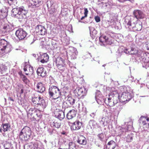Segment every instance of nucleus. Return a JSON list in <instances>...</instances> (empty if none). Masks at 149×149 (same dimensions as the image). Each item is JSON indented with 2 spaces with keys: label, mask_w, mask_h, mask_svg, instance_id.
<instances>
[{
  "label": "nucleus",
  "mask_w": 149,
  "mask_h": 149,
  "mask_svg": "<svg viewBox=\"0 0 149 149\" xmlns=\"http://www.w3.org/2000/svg\"><path fill=\"white\" fill-rule=\"evenodd\" d=\"M55 114V117L61 120L63 119L65 117L64 112L62 110L56 112Z\"/></svg>",
  "instance_id": "29"
},
{
  "label": "nucleus",
  "mask_w": 149,
  "mask_h": 149,
  "mask_svg": "<svg viewBox=\"0 0 149 149\" xmlns=\"http://www.w3.org/2000/svg\"><path fill=\"white\" fill-rule=\"evenodd\" d=\"M10 124L8 123L3 124L1 126L0 128V132L3 133V132L4 133L10 130Z\"/></svg>",
  "instance_id": "26"
},
{
  "label": "nucleus",
  "mask_w": 149,
  "mask_h": 149,
  "mask_svg": "<svg viewBox=\"0 0 149 149\" xmlns=\"http://www.w3.org/2000/svg\"><path fill=\"white\" fill-rule=\"evenodd\" d=\"M77 142L80 144L85 145L86 144V138L82 135H80L78 137Z\"/></svg>",
  "instance_id": "34"
},
{
  "label": "nucleus",
  "mask_w": 149,
  "mask_h": 149,
  "mask_svg": "<svg viewBox=\"0 0 149 149\" xmlns=\"http://www.w3.org/2000/svg\"><path fill=\"white\" fill-rule=\"evenodd\" d=\"M36 89L38 92L42 93L45 90V88L42 83L39 82L37 84Z\"/></svg>",
  "instance_id": "30"
},
{
  "label": "nucleus",
  "mask_w": 149,
  "mask_h": 149,
  "mask_svg": "<svg viewBox=\"0 0 149 149\" xmlns=\"http://www.w3.org/2000/svg\"><path fill=\"white\" fill-rule=\"evenodd\" d=\"M132 126L131 122L125 123V125H122V127H119L118 130H117L118 135L125 134V132L131 130L132 129Z\"/></svg>",
  "instance_id": "9"
},
{
  "label": "nucleus",
  "mask_w": 149,
  "mask_h": 149,
  "mask_svg": "<svg viewBox=\"0 0 149 149\" xmlns=\"http://www.w3.org/2000/svg\"><path fill=\"white\" fill-rule=\"evenodd\" d=\"M107 39V37L105 36H102L99 38V40H98V43L97 44V40L96 39H95V42L98 45H104V43L105 42Z\"/></svg>",
  "instance_id": "32"
},
{
  "label": "nucleus",
  "mask_w": 149,
  "mask_h": 149,
  "mask_svg": "<svg viewBox=\"0 0 149 149\" xmlns=\"http://www.w3.org/2000/svg\"><path fill=\"white\" fill-rule=\"evenodd\" d=\"M52 45L53 46V49L56 48H57V46L56 45V43H52Z\"/></svg>",
  "instance_id": "58"
},
{
  "label": "nucleus",
  "mask_w": 149,
  "mask_h": 149,
  "mask_svg": "<svg viewBox=\"0 0 149 149\" xmlns=\"http://www.w3.org/2000/svg\"><path fill=\"white\" fill-rule=\"evenodd\" d=\"M53 99L56 100L55 101L56 103L58 105H59L62 103L61 96L58 97H55Z\"/></svg>",
  "instance_id": "49"
},
{
  "label": "nucleus",
  "mask_w": 149,
  "mask_h": 149,
  "mask_svg": "<svg viewBox=\"0 0 149 149\" xmlns=\"http://www.w3.org/2000/svg\"><path fill=\"white\" fill-rule=\"evenodd\" d=\"M53 127L51 126L48 127L47 131L50 135H52L56 133V130L52 128Z\"/></svg>",
  "instance_id": "42"
},
{
  "label": "nucleus",
  "mask_w": 149,
  "mask_h": 149,
  "mask_svg": "<svg viewBox=\"0 0 149 149\" xmlns=\"http://www.w3.org/2000/svg\"><path fill=\"white\" fill-rule=\"evenodd\" d=\"M50 125L52 127H55V128L58 129L60 127L61 123L60 121L55 120L52 123H51Z\"/></svg>",
  "instance_id": "37"
},
{
  "label": "nucleus",
  "mask_w": 149,
  "mask_h": 149,
  "mask_svg": "<svg viewBox=\"0 0 149 149\" xmlns=\"http://www.w3.org/2000/svg\"><path fill=\"white\" fill-rule=\"evenodd\" d=\"M38 58V60L42 63H47L49 60V56L46 53H45L40 54Z\"/></svg>",
  "instance_id": "22"
},
{
  "label": "nucleus",
  "mask_w": 149,
  "mask_h": 149,
  "mask_svg": "<svg viewBox=\"0 0 149 149\" xmlns=\"http://www.w3.org/2000/svg\"><path fill=\"white\" fill-rule=\"evenodd\" d=\"M8 100L9 101L10 100V101H12L13 102L14 101V100L11 97H8Z\"/></svg>",
  "instance_id": "61"
},
{
  "label": "nucleus",
  "mask_w": 149,
  "mask_h": 149,
  "mask_svg": "<svg viewBox=\"0 0 149 149\" xmlns=\"http://www.w3.org/2000/svg\"><path fill=\"white\" fill-rule=\"evenodd\" d=\"M38 101L39 103H38V104H37V105L40 106L43 109L45 108L46 107L47 104L43 97L39 95H38Z\"/></svg>",
  "instance_id": "27"
},
{
  "label": "nucleus",
  "mask_w": 149,
  "mask_h": 149,
  "mask_svg": "<svg viewBox=\"0 0 149 149\" xmlns=\"http://www.w3.org/2000/svg\"><path fill=\"white\" fill-rule=\"evenodd\" d=\"M85 17V15H84V16L82 17L80 19H79V22L81 23H84L81 20H82L83 19H84V18L86 17Z\"/></svg>",
  "instance_id": "57"
},
{
  "label": "nucleus",
  "mask_w": 149,
  "mask_h": 149,
  "mask_svg": "<svg viewBox=\"0 0 149 149\" xmlns=\"http://www.w3.org/2000/svg\"><path fill=\"white\" fill-rule=\"evenodd\" d=\"M56 63L57 66L63 64L65 63V60L62 58L58 57L56 60Z\"/></svg>",
  "instance_id": "38"
},
{
  "label": "nucleus",
  "mask_w": 149,
  "mask_h": 149,
  "mask_svg": "<svg viewBox=\"0 0 149 149\" xmlns=\"http://www.w3.org/2000/svg\"><path fill=\"white\" fill-rule=\"evenodd\" d=\"M11 46L6 40L4 39L0 40V51L2 53H8L11 50Z\"/></svg>",
  "instance_id": "7"
},
{
  "label": "nucleus",
  "mask_w": 149,
  "mask_h": 149,
  "mask_svg": "<svg viewBox=\"0 0 149 149\" xmlns=\"http://www.w3.org/2000/svg\"><path fill=\"white\" fill-rule=\"evenodd\" d=\"M57 66L58 69L61 71V72H63L66 68V65L65 63L58 65Z\"/></svg>",
  "instance_id": "45"
},
{
  "label": "nucleus",
  "mask_w": 149,
  "mask_h": 149,
  "mask_svg": "<svg viewBox=\"0 0 149 149\" xmlns=\"http://www.w3.org/2000/svg\"><path fill=\"white\" fill-rule=\"evenodd\" d=\"M31 128L25 126L20 132L19 137L22 141H27L31 137Z\"/></svg>",
  "instance_id": "3"
},
{
  "label": "nucleus",
  "mask_w": 149,
  "mask_h": 149,
  "mask_svg": "<svg viewBox=\"0 0 149 149\" xmlns=\"http://www.w3.org/2000/svg\"><path fill=\"white\" fill-rule=\"evenodd\" d=\"M76 113L77 112L75 110H70L67 113L66 115L67 118L69 120L72 119L75 116Z\"/></svg>",
  "instance_id": "31"
},
{
  "label": "nucleus",
  "mask_w": 149,
  "mask_h": 149,
  "mask_svg": "<svg viewBox=\"0 0 149 149\" xmlns=\"http://www.w3.org/2000/svg\"><path fill=\"white\" fill-rule=\"evenodd\" d=\"M42 3V0H28V7L30 8H36L41 5Z\"/></svg>",
  "instance_id": "11"
},
{
  "label": "nucleus",
  "mask_w": 149,
  "mask_h": 149,
  "mask_svg": "<svg viewBox=\"0 0 149 149\" xmlns=\"http://www.w3.org/2000/svg\"><path fill=\"white\" fill-rule=\"evenodd\" d=\"M112 42L111 38H109L107 37V39L106 40L105 43H106L107 44L111 45L112 44Z\"/></svg>",
  "instance_id": "52"
},
{
  "label": "nucleus",
  "mask_w": 149,
  "mask_h": 149,
  "mask_svg": "<svg viewBox=\"0 0 149 149\" xmlns=\"http://www.w3.org/2000/svg\"><path fill=\"white\" fill-rule=\"evenodd\" d=\"M95 19L97 22H98L100 21V17L98 16H95Z\"/></svg>",
  "instance_id": "54"
},
{
  "label": "nucleus",
  "mask_w": 149,
  "mask_h": 149,
  "mask_svg": "<svg viewBox=\"0 0 149 149\" xmlns=\"http://www.w3.org/2000/svg\"><path fill=\"white\" fill-rule=\"evenodd\" d=\"M95 99L97 103L101 104L104 102V99L102 94L99 90H97L95 92Z\"/></svg>",
  "instance_id": "14"
},
{
  "label": "nucleus",
  "mask_w": 149,
  "mask_h": 149,
  "mask_svg": "<svg viewBox=\"0 0 149 149\" xmlns=\"http://www.w3.org/2000/svg\"><path fill=\"white\" fill-rule=\"evenodd\" d=\"M98 136L100 138V139L101 140L103 139V134H100L98 135Z\"/></svg>",
  "instance_id": "59"
},
{
  "label": "nucleus",
  "mask_w": 149,
  "mask_h": 149,
  "mask_svg": "<svg viewBox=\"0 0 149 149\" xmlns=\"http://www.w3.org/2000/svg\"><path fill=\"white\" fill-rule=\"evenodd\" d=\"M14 26L9 23L4 24L2 29V32L5 34H8L10 32L13 30Z\"/></svg>",
  "instance_id": "13"
},
{
  "label": "nucleus",
  "mask_w": 149,
  "mask_h": 149,
  "mask_svg": "<svg viewBox=\"0 0 149 149\" xmlns=\"http://www.w3.org/2000/svg\"><path fill=\"white\" fill-rule=\"evenodd\" d=\"M125 26L129 28V30L131 31H140L142 29V23L138 21L136 23H132L130 20H125Z\"/></svg>",
  "instance_id": "4"
},
{
  "label": "nucleus",
  "mask_w": 149,
  "mask_h": 149,
  "mask_svg": "<svg viewBox=\"0 0 149 149\" xmlns=\"http://www.w3.org/2000/svg\"><path fill=\"white\" fill-rule=\"evenodd\" d=\"M92 22V20H89L88 22H90L89 25L90 26H89V31H90V33L91 37L92 38V39H93V27L92 26H91V25Z\"/></svg>",
  "instance_id": "48"
},
{
  "label": "nucleus",
  "mask_w": 149,
  "mask_h": 149,
  "mask_svg": "<svg viewBox=\"0 0 149 149\" xmlns=\"http://www.w3.org/2000/svg\"><path fill=\"white\" fill-rule=\"evenodd\" d=\"M69 148L68 149H77L76 145L74 142H71L68 144Z\"/></svg>",
  "instance_id": "46"
},
{
  "label": "nucleus",
  "mask_w": 149,
  "mask_h": 149,
  "mask_svg": "<svg viewBox=\"0 0 149 149\" xmlns=\"http://www.w3.org/2000/svg\"><path fill=\"white\" fill-rule=\"evenodd\" d=\"M112 95H111L110 93L109 94V97H107L104 100V102L108 106L110 107H113L115 104L113 100L112 99Z\"/></svg>",
  "instance_id": "21"
},
{
  "label": "nucleus",
  "mask_w": 149,
  "mask_h": 149,
  "mask_svg": "<svg viewBox=\"0 0 149 149\" xmlns=\"http://www.w3.org/2000/svg\"><path fill=\"white\" fill-rule=\"evenodd\" d=\"M36 31L37 33L41 35H44L47 34V30L45 27L41 25H38L36 28Z\"/></svg>",
  "instance_id": "16"
},
{
  "label": "nucleus",
  "mask_w": 149,
  "mask_h": 149,
  "mask_svg": "<svg viewBox=\"0 0 149 149\" xmlns=\"http://www.w3.org/2000/svg\"><path fill=\"white\" fill-rule=\"evenodd\" d=\"M71 56L72 58H73V59H74L76 58V56L77 55L78 52L76 48L73 47L72 48V52Z\"/></svg>",
  "instance_id": "44"
},
{
  "label": "nucleus",
  "mask_w": 149,
  "mask_h": 149,
  "mask_svg": "<svg viewBox=\"0 0 149 149\" xmlns=\"http://www.w3.org/2000/svg\"><path fill=\"white\" fill-rule=\"evenodd\" d=\"M30 149H45L42 145L37 143L31 142L27 144Z\"/></svg>",
  "instance_id": "18"
},
{
  "label": "nucleus",
  "mask_w": 149,
  "mask_h": 149,
  "mask_svg": "<svg viewBox=\"0 0 149 149\" xmlns=\"http://www.w3.org/2000/svg\"><path fill=\"white\" fill-rule=\"evenodd\" d=\"M84 14L85 15V17L87 16V14L88 12V11L87 8H84Z\"/></svg>",
  "instance_id": "56"
},
{
  "label": "nucleus",
  "mask_w": 149,
  "mask_h": 149,
  "mask_svg": "<svg viewBox=\"0 0 149 149\" xmlns=\"http://www.w3.org/2000/svg\"><path fill=\"white\" fill-rule=\"evenodd\" d=\"M110 94L111 95H112V99L115 104H116L119 101L120 102V98H119V95L116 90L112 91Z\"/></svg>",
  "instance_id": "15"
},
{
  "label": "nucleus",
  "mask_w": 149,
  "mask_h": 149,
  "mask_svg": "<svg viewBox=\"0 0 149 149\" xmlns=\"http://www.w3.org/2000/svg\"><path fill=\"white\" fill-rule=\"evenodd\" d=\"M8 4L13 8L11 12L12 15L14 17L21 20L26 18L27 11L23 6L20 7L17 6L15 8L17 4V0H8Z\"/></svg>",
  "instance_id": "1"
},
{
  "label": "nucleus",
  "mask_w": 149,
  "mask_h": 149,
  "mask_svg": "<svg viewBox=\"0 0 149 149\" xmlns=\"http://www.w3.org/2000/svg\"><path fill=\"white\" fill-rule=\"evenodd\" d=\"M7 69L6 66L5 64H0V72L1 74L5 73Z\"/></svg>",
  "instance_id": "40"
},
{
  "label": "nucleus",
  "mask_w": 149,
  "mask_h": 149,
  "mask_svg": "<svg viewBox=\"0 0 149 149\" xmlns=\"http://www.w3.org/2000/svg\"><path fill=\"white\" fill-rule=\"evenodd\" d=\"M18 102L19 104L21 105L25 109L26 108H28L29 106V104L25 98H22L19 96L18 97Z\"/></svg>",
  "instance_id": "20"
},
{
  "label": "nucleus",
  "mask_w": 149,
  "mask_h": 149,
  "mask_svg": "<svg viewBox=\"0 0 149 149\" xmlns=\"http://www.w3.org/2000/svg\"><path fill=\"white\" fill-rule=\"evenodd\" d=\"M118 146L116 143L113 140L109 141L106 144V149H114Z\"/></svg>",
  "instance_id": "23"
},
{
  "label": "nucleus",
  "mask_w": 149,
  "mask_h": 149,
  "mask_svg": "<svg viewBox=\"0 0 149 149\" xmlns=\"http://www.w3.org/2000/svg\"><path fill=\"white\" fill-rule=\"evenodd\" d=\"M97 3L99 6L100 7L104 10L107 9L109 6V3H107L101 2L100 1H98Z\"/></svg>",
  "instance_id": "35"
},
{
  "label": "nucleus",
  "mask_w": 149,
  "mask_h": 149,
  "mask_svg": "<svg viewBox=\"0 0 149 149\" xmlns=\"http://www.w3.org/2000/svg\"><path fill=\"white\" fill-rule=\"evenodd\" d=\"M139 121L141 124L146 125V127L149 128V118L141 116L139 119Z\"/></svg>",
  "instance_id": "19"
},
{
  "label": "nucleus",
  "mask_w": 149,
  "mask_h": 149,
  "mask_svg": "<svg viewBox=\"0 0 149 149\" xmlns=\"http://www.w3.org/2000/svg\"><path fill=\"white\" fill-rule=\"evenodd\" d=\"M129 79L132 82L134 81L135 82H139V80H136V79L134 80V77L132 76H131L130 77H129Z\"/></svg>",
  "instance_id": "53"
},
{
  "label": "nucleus",
  "mask_w": 149,
  "mask_h": 149,
  "mask_svg": "<svg viewBox=\"0 0 149 149\" xmlns=\"http://www.w3.org/2000/svg\"><path fill=\"white\" fill-rule=\"evenodd\" d=\"M130 54H135L139 53H138L137 50L134 48H132L130 50Z\"/></svg>",
  "instance_id": "50"
},
{
  "label": "nucleus",
  "mask_w": 149,
  "mask_h": 149,
  "mask_svg": "<svg viewBox=\"0 0 149 149\" xmlns=\"http://www.w3.org/2000/svg\"><path fill=\"white\" fill-rule=\"evenodd\" d=\"M75 101V100L74 98H72V97L69 96L68 97L66 101L67 104H69L68 105H73Z\"/></svg>",
  "instance_id": "39"
},
{
  "label": "nucleus",
  "mask_w": 149,
  "mask_h": 149,
  "mask_svg": "<svg viewBox=\"0 0 149 149\" xmlns=\"http://www.w3.org/2000/svg\"><path fill=\"white\" fill-rule=\"evenodd\" d=\"M138 56L142 63H144L145 64V66L143 65V67L146 68L148 67L149 66V53L141 52L140 54L138 53Z\"/></svg>",
  "instance_id": "8"
},
{
  "label": "nucleus",
  "mask_w": 149,
  "mask_h": 149,
  "mask_svg": "<svg viewBox=\"0 0 149 149\" xmlns=\"http://www.w3.org/2000/svg\"><path fill=\"white\" fill-rule=\"evenodd\" d=\"M99 121L101 124L104 126L107 125L109 123V119L107 117H103L99 119Z\"/></svg>",
  "instance_id": "36"
},
{
  "label": "nucleus",
  "mask_w": 149,
  "mask_h": 149,
  "mask_svg": "<svg viewBox=\"0 0 149 149\" xmlns=\"http://www.w3.org/2000/svg\"><path fill=\"white\" fill-rule=\"evenodd\" d=\"M63 92L57 86H52L50 87L48 90L49 96L50 98H54L61 97L63 95Z\"/></svg>",
  "instance_id": "5"
},
{
  "label": "nucleus",
  "mask_w": 149,
  "mask_h": 149,
  "mask_svg": "<svg viewBox=\"0 0 149 149\" xmlns=\"http://www.w3.org/2000/svg\"><path fill=\"white\" fill-rule=\"evenodd\" d=\"M70 128L72 130H79L80 129L82 125V123L78 120H77L74 122L71 123Z\"/></svg>",
  "instance_id": "17"
},
{
  "label": "nucleus",
  "mask_w": 149,
  "mask_h": 149,
  "mask_svg": "<svg viewBox=\"0 0 149 149\" xmlns=\"http://www.w3.org/2000/svg\"><path fill=\"white\" fill-rule=\"evenodd\" d=\"M28 66L29 67L28 68V67L26 66L24 68V70L25 72V74L27 75L32 74L33 72V67L29 66Z\"/></svg>",
  "instance_id": "33"
},
{
  "label": "nucleus",
  "mask_w": 149,
  "mask_h": 149,
  "mask_svg": "<svg viewBox=\"0 0 149 149\" xmlns=\"http://www.w3.org/2000/svg\"><path fill=\"white\" fill-rule=\"evenodd\" d=\"M134 135L132 134H128L126 137V141L127 142H131L133 140Z\"/></svg>",
  "instance_id": "47"
},
{
  "label": "nucleus",
  "mask_w": 149,
  "mask_h": 149,
  "mask_svg": "<svg viewBox=\"0 0 149 149\" xmlns=\"http://www.w3.org/2000/svg\"><path fill=\"white\" fill-rule=\"evenodd\" d=\"M18 86L19 87H21V86L23 87V86L22 84L20 83L18 84Z\"/></svg>",
  "instance_id": "62"
},
{
  "label": "nucleus",
  "mask_w": 149,
  "mask_h": 149,
  "mask_svg": "<svg viewBox=\"0 0 149 149\" xmlns=\"http://www.w3.org/2000/svg\"><path fill=\"white\" fill-rule=\"evenodd\" d=\"M130 49H125L124 51V53L127 54H130Z\"/></svg>",
  "instance_id": "55"
},
{
  "label": "nucleus",
  "mask_w": 149,
  "mask_h": 149,
  "mask_svg": "<svg viewBox=\"0 0 149 149\" xmlns=\"http://www.w3.org/2000/svg\"><path fill=\"white\" fill-rule=\"evenodd\" d=\"M27 112L28 117L31 120L38 121L42 116L40 111L37 109L31 108Z\"/></svg>",
  "instance_id": "2"
},
{
  "label": "nucleus",
  "mask_w": 149,
  "mask_h": 149,
  "mask_svg": "<svg viewBox=\"0 0 149 149\" xmlns=\"http://www.w3.org/2000/svg\"><path fill=\"white\" fill-rule=\"evenodd\" d=\"M133 14L136 19L143 18L144 17L143 12L140 10H134L133 12Z\"/></svg>",
  "instance_id": "28"
},
{
  "label": "nucleus",
  "mask_w": 149,
  "mask_h": 149,
  "mask_svg": "<svg viewBox=\"0 0 149 149\" xmlns=\"http://www.w3.org/2000/svg\"><path fill=\"white\" fill-rule=\"evenodd\" d=\"M32 38V39H33V41H32V42H30V44L31 45L33 43V42L35 41V40L33 39V37L32 38Z\"/></svg>",
  "instance_id": "63"
},
{
  "label": "nucleus",
  "mask_w": 149,
  "mask_h": 149,
  "mask_svg": "<svg viewBox=\"0 0 149 149\" xmlns=\"http://www.w3.org/2000/svg\"><path fill=\"white\" fill-rule=\"evenodd\" d=\"M146 45H147L146 47H147V49L149 50V42Z\"/></svg>",
  "instance_id": "64"
},
{
  "label": "nucleus",
  "mask_w": 149,
  "mask_h": 149,
  "mask_svg": "<svg viewBox=\"0 0 149 149\" xmlns=\"http://www.w3.org/2000/svg\"><path fill=\"white\" fill-rule=\"evenodd\" d=\"M5 149H13V147L10 143H7L4 146Z\"/></svg>",
  "instance_id": "51"
},
{
  "label": "nucleus",
  "mask_w": 149,
  "mask_h": 149,
  "mask_svg": "<svg viewBox=\"0 0 149 149\" xmlns=\"http://www.w3.org/2000/svg\"><path fill=\"white\" fill-rule=\"evenodd\" d=\"M134 94L132 89L130 90L128 88L126 90V91L122 93L120 98V102H124L129 101L133 97Z\"/></svg>",
  "instance_id": "6"
},
{
  "label": "nucleus",
  "mask_w": 149,
  "mask_h": 149,
  "mask_svg": "<svg viewBox=\"0 0 149 149\" xmlns=\"http://www.w3.org/2000/svg\"><path fill=\"white\" fill-rule=\"evenodd\" d=\"M87 127L88 128L90 132H92L93 127V120H91L89 121Z\"/></svg>",
  "instance_id": "43"
},
{
  "label": "nucleus",
  "mask_w": 149,
  "mask_h": 149,
  "mask_svg": "<svg viewBox=\"0 0 149 149\" xmlns=\"http://www.w3.org/2000/svg\"><path fill=\"white\" fill-rule=\"evenodd\" d=\"M18 74L19 75L20 78L22 79L23 82L26 85L29 84L30 81L23 73L21 71H19L18 72Z\"/></svg>",
  "instance_id": "24"
},
{
  "label": "nucleus",
  "mask_w": 149,
  "mask_h": 149,
  "mask_svg": "<svg viewBox=\"0 0 149 149\" xmlns=\"http://www.w3.org/2000/svg\"><path fill=\"white\" fill-rule=\"evenodd\" d=\"M120 3H124L127 0H117Z\"/></svg>",
  "instance_id": "60"
},
{
  "label": "nucleus",
  "mask_w": 149,
  "mask_h": 149,
  "mask_svg": "<svg viewBox=\"0 0 149 149\" xmlns=\"http://www.w3.org/2000/svg\"><path fill=\"white\" fill-rule=\"evenodd\" d=\"M87 90L84 86L81 87H77L74 91L75 95L79 97V98L83 99L86 95Z\"/></svg>",
  "instance_id": "10"
},
{
  "label": "nucleus",
  "mask_w": 149,
  "mask_h": 149,
  "mask_svg": "<svg viewBox=\"0 0 149 149\" xmlns=\"http://www.w3.org/2000/svg\"><path fill=\"white\" fill-rule=\"evenodd\" d=\"M37 73L38 76L42 77H45L47 75L46 70L43 67H39L37 70Z\"/></svg>",
  "instance_id": "25"
},
{
  "label": "nucleus",
  "mask_w": 149,
  "mask_h": 149,
  "mask_svg": "<svg viewBox=\"0 0 149 149\" xmlns=\"http://www.w3.org/2000/svg\"><path fill=\"white\" fill-rule=\"evenodd\" d=\"M15 34L19 40H22L26 38L27 33L22 29L20 28L16 31Z\"/></svg>",
  "instance_id": "12"
},
{
  "label": "nucleus",
  "mask_w": 149,
  "mask_h": 149,
  "mask_svg": "<svg viewBox=\"0 0 149 149\" xmlns=\"http://www.w3.org/2000/svg\"><path fill=\"white\" fill-rule=\"evenodd\" d=\"M37 94H35L32 97V101L33 103L35 104H37L39 102L38 101V97Z\"/></svg>",
  "instance_id": "41"
}]
</instances>
